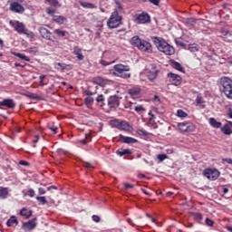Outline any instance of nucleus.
I'll return each mask as SVG.
<instances>
[{"mask_svg": "<svg viewBox=\"0 0 232 232\" xmlns=\"http://www.w3.org/2000/svg\"><path fill=\"white\" fill-rule=\"evenodd\" d=\"M58 37H65L66 36V31H63L61 29H55L53 31Z\"/></svg>", "mask_w": 232, "mask_h": 232, "instance_id": "72a5a7b5", "label": "nucleus"}, {"mask_svg": "<svg viewBox=\"0 0 232 232\" xmlns=\"http://www.w3.org/2000/svg\"><path fill=\"white\" fill-rule=\"evenodd\" d=\"M54 68L56 70H66V68H68L69 70H72V65L66 64V63H55Z\"/></svg>", "mask_w": 232, "mask_h": 232, "instance_id": "4be33fe9", "label": "nucleus"}, {"mask_svg": "<svg viewBox=\"0 0 232 232\" xmlns=\"http://www.w3.org/2000/svg\"><path fill=\"white\" fill-rule=\"evenodd\" d=\"M150 3H151L155 6H159V5H160V0H150Z\"/></svg>", "mask_w": 232, "mask_h": 232, "instance_id": "8fccbe9b", "label": "nucleus"}, {"mask_svg": "<svg viewBox=\"0 0 232 232\" xmlns=\"http://www.w3.org/2000/svg\"><path fill=\"white\" fill-rule=\"evenodd\" d=\"M151 40L159 52H161L165 55H173L175 53V48L163 38L153 36Z\"/></svg>", "mask_w": 232, "mask_h": 232, "instance_id": "f257e3e1", "label": "nucleus"}, {"mask_svg": "<svg viewBox=\"0 0 232 232\" xmlns=\"http://www.w3.org/2000/svg\"><path fill=\"white\" fill-rule=\"evenodd\" d=\"M205 222L207 224V226H208L209 227H213V224H215V222H213V220L209 219V218H206Z\"/></svg>", "mask_w": 232, "mask_h": 232, "instance_id": "09e8293b", "label": "nucleus"}, {"mask_svg": "<svg viewBox=\"0 0 232 232\" xmlns=\"http://www.w3.org/2000/svg\"><path fill=\"white\" fill-rule=\"evenodd\" d=\"M132 46H136L140 50V52H146L147 53H151L153 49H151V44L148 41L141 40L139 36H133L130 40Z\"/></svg>", "mask_w": 232, "mask_h": 232, "instance_id": "f03ea898", "label": "nucleus"}, {"mask_svg": "<svg viewBox=\"0 0 232 232\" xmlns=\"http://www.w3.org/2000/svg\"><path fill=\"white\" fill-rule=\"evenodd\" d=\"M73 53L76 55L78 61H84V55H82V51L79 48V46L73 47Z\"/></svg>", "mask_w": 232, "mask_h": 232, "instance_id": "f3484780", "label": "nucleus"}, {"mask_svg": "<svg viewBox=\"0 0 232 232\" xmlns=\"http://www.w3.org/2000/svg\"><path fill=\"white\" fill-rule=\"evenodd\" d=\"M100 64H102L103 66H108V64H110V63H106V61H104V60H101Z\"/></svg>", "mask_w": 232, "mask_h": 232, "instance_id": "bf43d9fd", "label": "nucleus"}, {"mask_svg": "<svg viewBox=\"0 0 232 232\" xmlns=\"http://www.w3.org/2000/svg\"><path fill=\"white\" fill-rule=\"evenodd\" d=\"M142 193H144L145 195H151L150 192L146 191V189L141 188Z\"/></svg>", "mask_w": 232, "mask_h": 232, "instance_id": "69168bd1", "label": "nucleus"}, {"mask_svg": "<svg viewBox=\"0 0 232 232\" xmlns=\"http://www.w3.org/2000/svg\"><path fill=\"white\" fill-rule=\"evenodd\" d=\"M113 70L116 72H113V75H117V77H121V79H130L131 77V73L130 72V65H124L122 63H119L113 66Z\"/></svg>", "mask_w": 232, "mask_h": 232, "instance_id": "7ed1b4c3", "label": "nucleus"}, {"mask_svg": "<svg viewBox=\"0 0 232 232\" xmlns=\"http://www.w3.org/2000/svg\"><path fill=\"white\" fill-rule=\"evenodd\" d=\"M80 143L86 145V144H88V140H80Z\"/></svg>", "mask_w": 232, "mask_h": 232, "instance_id": "e2e57ef3", "label": "nucleus"}, {"mask_svg": "<svg viewBox=\"0 0 232 232\" xmlns=\"http://www.w3.org/2000/svg\"><path fill=\"white\" fill-rule=\"evenodd\" d=\"M20 166H30V163L26 160H20L19 161Z\"/></svg>", "mask_w": 232, "mask_h": 232, "instance_id": "864d4df0", "label": "nucleus"}, {"mask_svg": "<svg viewBox=\"0 0 232 232\" xmlns=\"http://www.w3.org/2000/svg\"><path fill=\"white\" fill-rule=\"evenodd\" d=\"M188 50L192 53L198 52V47L195 44H192L188 46Z\"/></svg>", "mask_w": 232, "mask_h": 232, "instance_id": "49530a36", "label": "nucleus"}, {"mask_svg": "<svg viewBox=\"0 0 232 232\" xmlns=\"http://www.w3.org/2000/svg\"><path fill=\"white\" fill-rule=\"evenodd\" d=\"M172 68L175 70H178V72H181L184 73V67H182V64L180 63L176 62V61H171Z\"/></svg>", "mask_w": 232, "mask_h": 232, "instance_id": "b1692460", "label": "nucleus"}, {"mask_svg": "<svg viewBox=\"0 0 232 232\" xmlns=\"http://www.w3.org/2000/svg\"><path fill=\"white\" fill-rule=\"evenodd\" d=\"M38 191H39V195H44L46 193V190L43 188H39Z\"/></svg>", "mask_w": 232, "mask_h": 232, "instance_id": "6e6d98bb", "label": "nucleus"}, {"mask_svg": "<svg viewBox=\"0 0 232 232\" xmlns=\"http://www.w3.org/2000/svg\"><path fill=\"white\" fill-rule=\"evenodd\" d=\"M36 200H38V202H41L43 204V206H44V204L47 203L46 201V198L44 196L43 197H37L36 198Z\"/></svg>", "mask_w": 232, "mask_h": 232, "instance_id": "a18cd8bd", "label": "nucleus"}, {"mask_svg": "<svg viewBox=\"0 0 232 232\" xmlns=\"http://www.w3.org/2000/svg\"><path fill=\"white\" fill-rule=\"evenodd\" d=\"M93 222H101V218L97 215L92 216Z\"/></svg>", "mask_w": 232, "mask_h": 232, "instance_id": "3c124183", "label": "nucleus"}, {"mask_svg": "<svg viewBox=\"0 0 232 232\" xmlns=\"http://www.w3.org/2000/svg\"><path fill=\"white\" fill-rule=\"evenodd\" d=\"M20 215L25 218H29L32 216V210H28L26 208H24L21 209Z\"/></svg>", "mask_w": 232, "mask_h": 232, "instance_id": "393cba45", "label": "nucleus"}, {"mask_svg": "<svg viewBox=\"0 0 232 232\" xmlns=\"http://www.w3.org/2000/svg\"><path fill=\"white\" fill-rule=\"evenodd\" d=\"M119 130H121L123 131H131V130H133V128H131L130 126V123H128L126 121H121Z\"/></svg>", "mask_w": 232, "mask_h": 232, "instance_id": "5701e85b", "label": "nucleus"}, {"mask_svg": "<svg viewBox=\"0 0 232 232\" xmlns=\"http://www.w3.org/2000/svg\"><path fill=\"white\" fill-rule=\"evenodd\" d=\"M209 124L213 128H220V126H222V123L220 121H217L215 118H209Z\"/></svg>", "mask_w": 232, "mask_h": 232, "instance_id": "a878e982", "label": "nucleus"}, {"mask_svg": "<svg viewBox=\"0 0 232 232\" xmlns=\"http://www.w3.org/2000/svg\"><path fill=\"white\" fill-rule=\"evenodd\" d=\"M8 227H12V226H14V224H19V222L17 221V218H15L14 216L11 217L7 222H6Z\"/></svg>", "mask_w": 232, "mask_h": 232, "instance_id": "cd10ccee", "label": "nucleus"}, {"mask_svg": "<svg viewBox=\"0 0 232 232\" xmlns=\"http://www.w3.org/2000/svg\"><path fill=\"white\" fill-rule=\"evenodd\" d=\"M137 133L138 135H140L142 137H149V135H151V133H149L148 131L142 130H138Z\"/></svg>", "mask_w": 232, "mask_h": 232, "instance_id": "58836bf2", "label": "nucleus"}, {"mask_svg": "<svg viewBox=\"0 0 232 232\" xmlns=\"http://www.w3.org/2000/svg\"><path fill=\"white\" fill-rule=\"evenodd\" d=\"M177 115H178V117H180L181 119H186V117H188V113H186V111H184L182 110H178Z\"/></svg>", "mask_w": 232, "mask_h": 232, "instance_id": "e433bc0d", "label": "nucleus"}, {"mask_svg": "<svg viewBox=\"0 0 232 232\" xmlns=\"http://www.w3.org/2000/svg\"><path fill=\"white\" fill-rule=\"evenodd\" d=\"M10 10H11V12H14V14H24V7L17 2H13L10 4Z\"/></svg>", "mask_w": 232, "mask_h": 232, "instance_id": "9b49d317", "label": "nucleus"}, {"mask_svg": "<svg viewBox=\"0 0 232 232\" xmlns=\"http://www.w3.org/2000/svg\"><path fill=\"white\" fill-rule=\"evenodd\" d=\"M53 21L54 23H57V24H64L66 23V21H68L66 19V17L63 16V15H54L53 17Z\"/></svg>", "mask_w": 232, "mask_h": 232, "instance_id": "aec40b11", "label": "nucleus"}, {"mask_svg": "<svg viewBox=\"0 0 232 232\" xmlns=\"http://www.w3.org/2000/svg\"><path fill=\"white\" fill-rule=\"evenodd\" d=\"M134 110L137 111V113H142L143 111H146V109H144L142 105L135 106Z\"/></svg>", "mask_w": 232, "mask_h": 232, "instance_id": "ea45409f", "label": "nucleus"}, {"mask_svg": "<svg viewBox=\"0 0 232 232\" xmlns=\"http://www.w3.org/2000/svg\"><path fill=\"white\" fill-rule=\"evenodd\" d=\"M79 3L81 6H82L83 8H91V9L97 8V6H95V5L92 3L82 2V1H80Z\"/></svg>", "mask_w": 232, "mask_h": 232, "instance_id": "bb28decb", "label": "nucleus"}, {"mask_svg": "<svg viewBox=\"0 0 232 232\" xmlns=\"http://www.w3.org/2000/svg\"><path fill=\"white\" fill-rule=\"evenodd\" d=\"M46 12L51 17H55V9H52L50 7L46 8Z\"/></svg>", "mask_w": 232, "mask_h": 232, "instance_id": "37998d69", "label": "nucleus"}, {"mask_svg": "<svg viewBox=\"0 0 232 232\" xmlns=\"http://www.w3.org/2000/svg\"><path fill=\"white\" fill-rule=\"evenodd\" d=\"M14 55L15 57H19V59H22V61H26L27 63H30V57H28L21 53H14Z\"/></svg>", "mask_w": 232, "mask_h": 232, "instance_id": "7c9ffc66", "label": "nucleus"}, {"mask_svg": "<svg viewBox=\"0 0 232 232\" xmlns=\"http://www.w3.org/2000/svg\"><path fill=\"white\" fill-rule=\"evenodd\" d=\"M0 106L13 110V108H15V102L12 99H5L3 102H0Z\"/></svg>", "mask_w": 232, "mask_h": 232, "instance_id": "2eb2a0df", "label": "nucleus"}, {"mask_svg": "<svg viewBox=\"0 0 232 232\" xmlns=\"http://www.w3.org/2000/svg\"><path fill=\"white\" fill-rule=\"evenodd\" d=\"M35 220H37V218H34L28 222H24L22 227L23 229H24L25 231H32L33 229H35V227H37V223H35Z\"/></svg>", "mask_w": 232, "mask_h": 232, "instance_id": "ddd939ff", "label": "nucleus"}, {"mask_svg": "<svg viewBox=\"0 0 232 232\" xmlns=\"http://www.w3.org/2000/svg\"><path fill=\"white\" fill-rule=\"evenodd\" d=\"M47 3H49V5H51L52 6H61V5L59 4L58 0H46Z\"/></svg>", "mask_w": 232, "mask_h": 232, "instance_id": "a19ab883", "label": "nucleus"}, {"mask_svg": "<svg viewBox=\"0 0 232 232\" xmlns=\"http://www.w3.org/2000/svg\"><path fill=\"white\" fill-rule=\"evenodd\" d=\"M197 104H201L202 108H206V104H204V100L200 94H198L196 98Z\"/></svg>", "mask_w": 232, "mask_h": 232, "instance_id": "473e14b6", "label": "nucleus"}, {"mask_svg": "<svg viewBox=\"0 0 232 232\" xmlns=\"http://www.w3.org/2000/svg\"><path fill=\"white\" fill-rule=\"evenodd\" d=\"M158 160H160V162H162L164 160H166V159H168V155L166 154H160L157 156Z\"/></svg>", "mask_w": 232, "mask_h": 232, "instance_id": "c03bdc74", "label": "nucleus"}, {"mask_svg": "<svg viewBox=\"0 0 232 232\" xmlns=\"http://www.w3.org/2000/svg\"><path fill=\"white\" fill-rule=\"evenodd\" d=\"M84 102L86 106H92L93 104V97L88 96L87 98H85Z\"/></svg>", "mask_w": 232, "mask_h": 232, "instance_id": "c9c22d12", "label": "nucleus"}, {"mask_svg": "<svg viewBox=\"0 0 232 232\" xmlns=\"http://www.w3.org/2000/svg\"><path fill=\"white\" fill-rule=\"evenodd\" d=\"M39 33L43 39H46L47 41H53V39H55V37H53V35L52 34V32L44 27H40Z\"/></svg>", "mask_w": 232, "mask_h": 232, "instance_id": "9d476101", "label": "nucleus"}, {"mask_svg": "<svg viewBox=\"0 0 232 232\" xmlns=\"http://www.w3.org/2000/svg\"><path fill=\"white\" fill-rule=\"evenodd\" d=\"M29 99L37 100L39 99V96L37 94L31 93L28 95Z\"/></svg>", "mask_w": 232, "mask_h": 232, "instance_id": "603ef678", "label": "nucleus"}, {"mask_svg": "<svg viewBox=\"0 0 232 232\" xmlns=\"http://www.w3.org/2000/svg\"><path fill=\"white\" fill-rule=\"evenodd\" d=\"M222 131H223V133H225V135H231L232 122L228 121L227 124H225L224 127L222 128Z\"/></svg>", "mask_w": 232, "mask_h": 232, "instance_id": "a211bd4d", "label": "nucleus"}, {"mask_svg": "<svg viewBox=\"0 0 232 232\" xmlns=\"http://www.w3.org/2000/svg\"><path fill=\"white\" fill-rule=\"evenodd\" d=\"M220 84L226 97H227V99H232V80L228 77H223L220 79Z\"/></svg>", "mask_w": 232, "mask_h": 232, "instance_id": "39448f33", "label": "nucleus"}, {"mask_svg": "<svg viewBox=\"0 0 232 232\" xmlns=\"http://www.w3.org/2000/svg\"><path fill=\"white\" fill-rule=\"evenodd\" d=\"M121 122L122 121H121L119 120L111 121V126H114V128H118V130H120Z\"/></svg>", "mask_w": 232, "mask_h": 232, "instance_id": "f704fd0d", "label": "nucleus"}, {"mask_svg": "<svg viewBox=\"0 0 232 232\" xmlns=\"http://www.w3.org/2000/svg\"><path fill=\"white\" fill-rule=\"evenodd\" d=\"M203 174L208 180H217L220 177V171L216 169H206Z\"/></svg>", "mask_w": 232, "mask_h": 232, "instance_id": "0eeeda50", "label": "nucleus"}, {"mask_svg": "<svg viewBox=\"0 0 232 232\" xmlns=\"http://www.w3.org/2000/svg\"><path fill=\"white\" fill-rule=\"evenodd\" d=\"M96 102H101V106H104V96L102 94L96 98Z\"/></svg>", "mask_w": 232, "mask_h": 232, "instance_id": "79ce46f5", "label": "nucleus"}, {"mask_svg": "<svg viewBox=\"0 0 232 232\" xmlns=\"http://www.w3.org/2000/svg\"><path fill=\"white\" fill-rule=\"evenodd\" d=\"M116 5L118 6L119 10H122V5L120 2H116Z\"/></svg>", "mask_w": 232, "mask_h": 232, "instance_id": "052dcab7", "label": "nucleus"}, {"mask_svg": "<svg viewBox=\"0 0 232 232\" xmlns=\"http://www.w3.org/2000/svg\"><path fill=\"white\" fill-rule=\"evenodd\" d=\"M227 116L229 117V119H232V110H229V111L227 112Z\"/></svg>", "mask_w": 232, "mask_h": 232, "instance_id": "338daca9", "label": "nucleus"}, {"mask_svg": "<svg viewBox=\"0 0 232 232\" xmlns=\"http://www.w3.org/2000/svg\"><path fill=\"white\" fill-rule=\"evenodd\" d=\"M121 105V98L117 95L110 96L108 101L109 108L116 110Z\"/></svg>", "mask_w": 232, "mask_h": 232, "instance_id": "6e6552de", "label": "nucleus"}, {"mask_svg": "<svg viewBox=\"0 0 232 232\" xmlns=\"http://www.w3.org/2000/svg\"><path fill=\"white\" fill-rule=\"evenodd\" d=\"M188 23H190V24H193V23H195V19L189 18V19L188 20Z\"/></svg>", "mask_w": 232, "mask_h": 232, "instance_id": "0e129e2a", "label": "nucleus"}, {"mask_svg": "<svg viewBox=\"0 0 232 232\" xmlns=\"http://www.w3.org/2000/svg\"><path fill=\"white\" fill-rule=\"evenodd\" d=\"M168 77L169 78L170 82H172L174 86H179L180 82H182V78L180 77V75L175 74L173 72H169Z\"/></svg>", "mask_w": 232, "mask_h": 232, "instance_id": "f8f14e48", "label": "nucleus"}, {"mask_svg": "<svg viewBox=\"0 0 232 232\" xmlns=\"http://www.w3.org/2000/svg\"><path fill=\"white\" fill-rule=\"evenodd\" d=\"M225 162H227V164H231L232 165V159L227 158L224 160Z\"/></svg>", "mask_w": 232, "mask_h": 232, "instance_id": "13d9d810", "label": "nucleus"}, {"mask_svg": "<svg viewBox=\"0 0 232 232\" xmlns=\"http://www.w3.org/2000/svg\"><path fill=\"white\" fill-rule=\"evenodd\" d=\"M128 92L130 95V97L135 99V97H139V95H140V88H139V87L131 88L129 90Z\"/></svg>", "mask_w": 232, "mask_h": 232, "instance_id": "6ab92c4d", "label": "nucleus"}, {"mask_svg": "<svg viewBox=\"0 0 232 232\" xmlns=\"http://www.w3.org/2000/svg\"><path fill=\"white\" fill-rule=\"evenodd\" d=\"M135 23L138 24H146V23H150V15L148 14H139L135 19Z\"/></svg>", "mask_w": 232, "mask_h": 232, "instance_id": "4468645a", "label": "nucleus"}, {"mask_svg": "<svg viewBox=\"0 0 232 232\" xmlns=\"http://www.w3.org/2000/svg\"><path fill=\"white\" fill-rule=\"evenodd\" d=\"M194 220H202V214L200 213H194L193 214Z\"/></svg>", "mask_w": 232, "mask_h": 232, "instance_id": "de8ad7c7", "label": "nucleus"}, {"mask_svg": "<svg viewBox=\"0 0 232 232\" xmlns=\"http://www.w3.org/2000/svg\"><path fill=\"white\" fill-rule=\"evenodd\" d=\"M123 186L126 188V189H130L133 188V185L130 183H123Z\"/></svg>", "mask_w": 232, "mask_h": 232, "instance_id": "4d7b16f0", "label": "nucleus"}, {"mask_svg": "<svg viewBox=\"0 0 232 232\" xmlns=\"http://www.w3.org/2000/svg\"><path fill=\"white\" fill-rule=\"evenodd\" d=\"M226 229H227V231L232 232V227H226Z\"/></svg>", "mask_w": 232, "mask_h": 232, "instance_id": "774afa93", "label": "nucleus"}, {"mask_svg": "<svg viewBox=\"0 0 232 232\" xmlns=\"http://www.w3.org/2000/svg\"><path fill=\"white\" fill-rule=\"evenodd\" d=\"M158 73L159 71L157 69H153L152 71L147 72V77L150 79V81H155V79H157Z\"/></svg>", "mask_w": 232, "mask_h": 232, "instance_id": "412c9836", "label": "nucleus"}, {"mask_svg": "<svg viewBox=\"0 0 232 232\" xmlns=\"http://www.w3.org/2000/svg\"><path fill=\"white\" fill-rule=\"evenodd\" d=\"M178 128L180 131H195V125L191 122H179L178 123Z\"/></svg>", "mask_w": 232, "mask_h": 232, "instance_id": "1a4fd4ad", "label": "nucleus"}, {"mask_svg": "<svg viewBox=\"0 0 232 232\" xmlns=\"http://www.w3.org/2000/svg\"><path fill=\"white\" fill-rule=\"evenodd\" d=\"M13 26L18 34H24V35H26V37H28L29 39H34V37L35 36V34H34V32H31L28 29H26L24 23L16 21L13 24Z\"/></svg>", "mask_w": 232, "mask_h": 232, "instance_id": "423d86ee", "label": "nucleus"}, {"mask_svg": "<svg viewBox=\"0 0 232 232\" xmlns=\"http://www.w3.org/2000/svg\"><path fill=\"white\" fill-rule=\"evenodd\" d=\"M92 82L94 84H99V85L104 84V79L101 76H97L92 79Z\"/></svg>", "mask_w": 232, "mask_h": 232, "instance_id": "2f4dec72", "label": "nucleus"}, {"mask_svg": "<svg viewBox=\"0 0 232 232\" xmlns=\"http://www.w3.org/2000/svg\"><path fill=\"white\" fill-rule=\"evenodd\" d=\"M85 93H86V95H87L88 97H92V95H93V92H90V91H87Z\"/></svg>", "mask_w": 232, "mask_h": 232, "instance_id": "680f3d73", "label": "nucleus"}, {"mask_svg": "<svg viewBox=\"0 0 232 232\" xmlns=\"http://www.w3.org/2000/svg\"><path fill=\"white\" fill-rule=\"evenodd\" d=\"M48 130H51V131H53V133H57V127H55V125H53V123H48L47 125Z\"/></svg>", "mask_w": 232, "mask_h": 232, "instance_id": "4c0bfd02", "label": "nucleus"}, {"mask_svg": "<svg viewBox=\"0 0 232 232\" xmlns=\"http://www.w3.org/2000/svg\"><path fill=\"white\" fill-rule=\"evenodd\" d=\"M121 24H122V16L119 14L118 11H114L107 21V26L113 30V28H119Z\"/></svg>", "mask_w": 232, "mask_h": 232, "instance_id": "20e7f679", "label": "nucleus"}, {"mask_svg": "<svg viewBox=\"0 0 232 232\" xmlns=\"http://www.w3.org/2000/svg\"><path fill=\"white\" fill-rule=\"evenodd\" d=\"M116 153L119 155V157H124V155H131V150L124 149L121 150H117Z\"/></svg>", "mask_w": 232, "mask_h": 232, "instance_id": "c85d7f7f", "label": "nucleus"}, {"mask_svg": "<svg viewBox=\"0 0 232 232\" xmlns=\"http://www.w3.org/2000/svg\"><path fill=\"white\" fill-rule=\"evenodd\" d=\"M8 197V188H0V198H6Z\"/></svg>", "mask_w": 232, "mask_h": 232, "instance_id": "c756f323", "label": "nucleus"}, {"mask_svg": "<svg viewBox=\"0 0 232 232\" xmlns=\"http://www.w3.org/2000/svg\"><path fill=\"white\" fill-rule=\"evenodd\" d=\"M120 139L122 142H124V144H136V142H139L137 139L127 137L122 134H120Z\"/></svg>", "mask_w": 232, "mask_h": 232, "instance_id": "dca6fc26", "label": "nucleus"}, {"mask_svg": "<svg viewBox=\"0 0 232 232\" xmlns=\"http://www.w3.org/2000/svg\"><path fill=\"white\" fill-rule=\"evenodd\" d=\"M28 195L32 198V197H34V195H35V191L34 190V189H32V188H30L29 190H28Z\"/></svg>", "mask_w": 232, "mask_h": 232, "instance_id": "5fc2aeb1", "label": "nucleus"}]
</instances>
